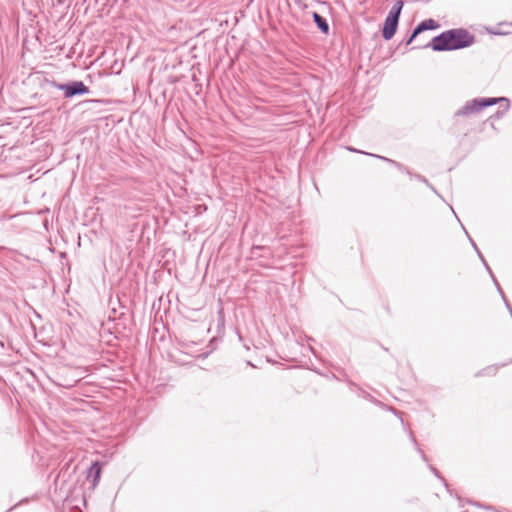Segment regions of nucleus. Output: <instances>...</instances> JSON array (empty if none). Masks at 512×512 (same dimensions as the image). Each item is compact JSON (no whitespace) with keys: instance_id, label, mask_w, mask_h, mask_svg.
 I'll return each mask as SVG.
<instances>
[{"instance_id":"obj_1","label":"nucleus","mask_w":512,"mask_h":512,"mask_svg":"<svg viewBox=\"0 0 512 512\" xmlns=\"http://www.w3.org/2000/svg\"><path fill=\"white\" fill-rule=\"evenodd\" d=\"M475 42V36L464 28H455L444 31L435 36L423 48H432L434 51H452L470 47Z\"/></svg>"},{"instance_id":"obj_2","label":"nucleus","mask_w":512,"mask_h":512,"mask_svg":"<svg viewBox=\"0 0 512 512\" xmlns=\"http://www.w3.org/2000/svg\"><path fill=\"white\" fill-rule=\"evenodd\" d=\"M505 100V97L498 98H474L465 103L463 107L455 112V116H470L481 112L483 109L493 106Z\"/></svg>"},{"instance_id":"obj_3","label":"nucleus","mask_w":512,"mask_h":512,"mask_svg":"<svg viewBox=\"0 0 512 512\" xmlns=\"http://www.w3.org/2000/svg\"><path fill=\"white\" fill-rule=\"evenodd\" d=\"M50 85L63 91L65 98H72L76 95H85L89 93V88L82 81H72L64 84L51 81Z\"/></svg>"},{"instance_id":"obj_4","label":"nucleus","mask_w":512,"mask_h":512,"mask_svg":"<svg viewBox=\"0 0 512 512\" xmlns=\"http://www.w3.org/2000/svg\"><path fill=\"white\" fill-rule=\"evenodd\" d=\"M399 20L391 17H386L382 28V37L388 41L392 39L397 31Z\"/></svg>"},{"instance_id":"obj_5","label":"nucleus","mask_w":512,"mask_h":512,"mask_svg":"<svg viewBox=\"0 0 512 512\" xmlns=\"http://www.w3.org/2000/svg\"><path fill=\"white\" fill-rule=\"evenodd\" d=\"M438 27L439 24L434 19L423 20L414 28V36H418L420 33L426 30L437 29Z\"/></svg>"},{"instance_id":"obj_6","label":"nucleus","mask_w":512,"mask_h":512,"mask_svg":"<svg viewBox=\"0 0 512 512\" xmlns=\"http://www.w3.org/2000/svg\"><path fill=\"white\" fill-rule=\"evenodd\" d=\"M312 17H313V21L316 24L317 28L322 33L328 34L329 33V24H328L327 20L324 17H322L320 14H318L317 12H313Z\"/></svg>"},{"instance_id":"obj_7","label":"nucleus","mask_w":512,"mask_h":512,"mask_svg":"<svg viewBox=\"0 0 512 512\" xmlns=\"http://www.w3.org/2000/svg\"><path fill=\"white\" fill-rule=\"evenodd\" d=\"M100 475H101V464L99 462H93L92 465L89 467L88 469V474H87V477L90 478L92 477L93 478V486H95L99 479H100Z\"/></svg>"},{"instance_id":"obj_8","label":"nucleus","mask_w":512,"mask_h":512,"mask_svg":"<svg viewBox=\"0 0 512 512\" xmlns=\"http://www.w3.org/2000/svg\"><path fill=\"white\" fill-rule=\"evenodd\" d=\"M403 6L404 2L402 0H397L390 9L387 16L399 20Z\"/></svg>"},{"instance_id":"obj_9","label":"nucleus","mask_w":512,"mask_h":512,"mask_svg":"<svg viewBox=\"0 0 512 512\" xmlns=\"http://www.w3.org/2000/svg\"><path fill=\"white\" fill-rule=\"evenodd\" d=\"M476 252H477L478 256L480 257V259L482 260V262L484 263V265H485L486 269H487V270L489 271V273L491 274V276H492V278H493V280H494V282H495V285L497 286L498 291L500 292V294L502 295V298L504 299V301H505V303H506L507 308H508L509 310H511V307H510V305L508 304L507 300L505 299L504 293H503V291L501 290V288H500V286H499V283L497 282V280H496V279H495V277L493 276L492 271H491V269L489 268V266H488V264L486 263V261L484 260V258H483V256H482L481 252L479 251V249H477V250H476Z\"/></svg>"},{"instance_id":"obj_10","label":"nucleus","mask_w":512,"mask_h":512,"mask_svg":"<svg viewBox=\"0 0 512 512\" xmlns=\"http://www.w3.org/2000/svg\"><path fill=\"white\" fill-rule=\"evenodd\" d=\"M504 102L505 106L503 109H499L492 117L496 119H500L503 117V115L509 110L510 108V101L508 98H505V100H502L500 103Z\"/></svg>"},{"instance_id":"obj_11","label":"nucleus","mask_w":512,"mask_h":512,"mask_svg":"<svg viewBox=\"0 0 512 512\" xmlns=\"http://www.w3.org/2000/svg\"><path fill=\"white\" fill-rule=\"evenodd\" d=\"M350 151H353V152H358V150L356 149H353V148H348ZM359 153H364L365 152H362V151H359ZM366 155H369V156H372V157H376V158H379V159H382L384 161H387L388 163H391L393 165H395L396 167L398 168H401V164L397 163L396 161L394 160H391V159H388L386 157H383V156H379V155H375V154H371V153H366Z\"/></svg>"},{"instance_id":"obj_12","label":"nucleus","mask_w":512,"mask_h":512,"mask_svg":"<svg viewBox=\"0 0 512 512\" xmlns=\"http://www.w3.org/2000/svg\"><path fill=\"white\" fill-rule=\"evenodd\" d=\"M416 37L417 36H414V30H413L410 37L406 40V45H410Z\"/></svg>"},{"instance_id":"obj_13","label":"nucleus","mask_w":512,"mask_h":512,"mask_svg":"<svg viewBox=\"0 0 512 512\" xmlns=\"http://www.w3.org/2000/svg\"><path fill=\"white\" fill-rule=\"evenodd\" d=\"M417 451L419 452V454L421 455L422 459L424 461H427V457L425 455V453L423 452V450H421L420 448L417 447Z\"/></svg>"},{"instance_id":"obj_14","label":"nucleus","mask_w":512,"mask_h":512,"mask_svg":"<svg viewBox=\"0 0 512 512\" xmlns=\"http://www.w3.org/2000/svg\"><path fill=\"white\" fill-rule=\"evenodd\" d=\"M429 468L437 477L440 478V475H439V473H438V471H437V469L435 467L430 465Z\"/></svg>"},{"instance_id":"obj_15","label":"nucleus","mask_w":512,"mask_h":512,"mask_svg":"<svg viewBox=\"0 0 512 512\" xmlns=\"http://www.w3.org/2000/svg\"><path fill=\"white\" fill-rule=\"evenodd\" d=\"M410 438H411V441L414 443L415 446H417V441H416V438L414 437L413 433L410 432Z\"/></svg>"},{"instance_id":"obj_16","label":"nucleus","mask_w":512,"mask_h":512,"mask_svg":"<svg viewBox=\"0 0 512 512\" xmlns=\"http://www.w3.org/2000/svg\"><path fill=\"white\" fill-rule=\"evenodd\" d=\"M417 178H418L420 181H422V182H424V183L428 184V181H427L423 176L418 175V176H417Z\"/></svg>"},{"instance_id":"obj_17","label":"nucleus","mask_w":512,"mask_h":512,"mask_svg":"<svg viewBox=\"0 0 512 512\" xmlns=\"http://www.w3.org/2000/svg\"><path fill=\"white\" fill-rule=\"evenodd\" d=\"M470 241H471L472 246L474 247V249H475V250H477V249H478V247L476 246L475 242H474L472 239H470Z\"/></svg>"}]
</instances>
